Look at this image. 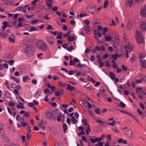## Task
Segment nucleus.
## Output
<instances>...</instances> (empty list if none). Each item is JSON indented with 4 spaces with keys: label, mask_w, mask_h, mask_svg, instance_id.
Wrapping results in <instances>:
<instances>
[{
    "label": "nucleus",
    "mask_w": 146,
    "mask_h": 146,
    "mask_svg": "<svg viewBox=\"0 0 146 146\" xmlns=\"http://www.w3.org/2000/svg\"><path fill=\"white\" fill-rule=\"evenodd\" d=\"M146 55V54L145 53L143 52H141L139 55V58L140 59V62L141 64H144L146 63V60H143L142 59L144 58Z\"/></svg>",
    "instance_id": "6e6552de"
},
{
    "label": "nucleus",
    "mask_w": 146,
    "mask_h": 146,
    "mask_svg": "<svg viewBox=\"0 0 146 146\" xmlns=\"http://www.w3.org/2000/svg\"><path fill=\"white\" fill-rule=\"evenodd\" d=\"M46 40L47 43L50 46H53L54 44V39L53 36L49 35L47 36L46 38Z\"/></svg>",
    "instance_id": "0eeeda50"
},
{
    "label": "nucleus",
    "mask_w": 146,
    "mask_h": 146,
    "mask_svg": "<svg viewBox=\"0 0 146 146\" xmlns=\"http://www.w3.org/2000/svg\"><path fill=\"white\" fill-rule=\"evenodd\" d=\"M139 77H140L142 79L141 80H146V76L142 74H140L139 75Z\"/></svg>",
    "instance_id": "393cba45"
},
{
    "label": "nucleus",
    "mask_w": 146,
    "mask_h": 146,
    "mask_svg": "<svg viewBox=\"0 0 146 146\" xmlns=\"http://www.w3.org/2000/svg\"><path fill=\"white\" fill-rule=\"evenodd\" d=\"M2 138H3V140L4 141H6L7 142H9V139L7 137L4 136L3 135H2Z\"/></svg>",
    "instance_id": "72a5a7b5"
},
{
    "label": "nucleus",
    "mask_w": 146,
    "mask_h": 146,
    "mask_svg": "<svg viewBox=\"0 0 146 146\" xmlns=\"http://www.w3.org/2000/svg\"><path fill=\"white\" fill-rule=\"evenodd\" d=\"M112 129L114 131L117 133H119V131L118 129H117L116 127H115V128H112Z\"/></svg>",
    "instance_id": "4d7b16f0"
},
{
    "label": "nucleus",
    "mask_w": 146,
    "mask_h": 146,
    "mask_svg": "<svg viewBox=\"0 0 146 146\" xmlns=\"http://www.w3.org/2000/svg\"><path fill=\"white\" fill-rule=\"evenodd\" d=\"M61 94V93L59 92L58 91L56 92H55V96L56 97H58Z\"/></svg>",
    "instance_id": "ea45409f"
},
{
    "label": "nucleus",
    "mask_w": 146,
    "mask_h": 146,
    "mask_svg": "<svg viewBox=\"0 0 146 146\" xmlns=\"http://www.w3.org/2000/svg\"><path fill=\"white\" fill-rule=\"evenodd\" d=\"M96 31H97L96 30H95L94 31V34L95 35H98V37H99V38H100V37H101L102 36V34H101V33H100V32H98L97 33H96L95 32H96Z\"/></svg>",
    "instance_id": "e433bc0d"
},
{
    "label": "nucleus",
    "mask_w": 146,
    "mask_h": 146,
    "mask_svg": "<svg viewBox=\"0 0 146 146\" xmlns=\"http://www.w3.org/2000/svg\"><path fill=\"white\" fill-rule=\"evenodd\" d=\"M108 0H105L104 2V9L107 8L108 6Z\"/></svg>",
    "instance_id": "a878e982"
},
{
    "label": "nucleus",
    "mask_w": 146,
    "mask_h": 146,
    "mask_svg": "<svg viewBox=\"0 0 146 146\" xmlns=\"http://www.w3.org/2000/svg\"><path fill=\"white\" fill-rule=\"evenodd\" d=\"M116 122H117V121H116L114 120L112 121V123H107V124L108 125H112L113 126H114L115 125V123H116Z\"/></svg>",
    "instance_id": "2f4dec72"
},
{
    "label": "nucleus",
    "mask_w": 146,
    "mask_h": 146,
    "mask_svg": "<svg viewBox=\"0 0 146 146\" xmlns=\"http://www.w3.org/2000/svg\"><path fill=\"white\" fill-rule=\"evenodd\" d=\"M125 134L127 136L129 137L130 138H132L133 137L132 136V133L131 129H129L126 131Z\"/></svg>",
    "instance_id": "4468645a"
},
{
    "label": "nucleus",
    "mask_w": 146,
    "mask_h": 146,
    "mask_svg": "<svg viewBox=\"0 0 146 146\" xmlns=\"http://www.w3.org/2000/svg\"><path fill=\"white\" fill-rule=\"evenodd\" d=\"M22 126L23 127H25V126H26L27 125V122H24L21 121V124Z\"/></svg>",
    "instance_id": "680f3d73"
},
{
    "label": "nucleus",
    "mask_w": 146,
    "mask_h": 146,
    "mask_svg": "<svg viewBox=\"0 0 146 146\" xmlns=\"http://www.w3.org/2000/svg\"><path fill=\"white\" fill-rule=\"evenodd\" d=\"M26 136L27 139L28 140H29L31 137V135L28 133H27L26 134Z\"/></svg>",
    "instance_id": "4c0bfd02"
},
{
    "label": "nucleus",
    "mask_w": 146,
    "mask_h": 146,
    "mask_svg": "<svg viewBox=\"0 0 146 146\" xmlns=\"http://www.w3.org/2000/svg\"><path fill=\"white\" fill-rule=\"evenodd\" d=\"M135 37L138 43H143L144 40L141 33L138 31H137L135 34Z\"/></svg>",
    "instance_id": "20e7f679"
},
{
    "label": "nucleus",
    "mask_w": 146,
    "mask_h": 146,
    "mask_svg": "<svg viewBox=\"0 0 146 146\" xmlns=\"http://www.w3.org/2000/svg\"><path fill=\"white\" fill-rule=\"evenodd\" d=\"M23 51L28 56H31L33 54V49L32 46L30 45L27 44L23 47Z\"/></svg>",
    "instance_id": "f257e3e1"
},
{
    "label": "nucleus",
    "mask_w": 146,
    "mask_h": 146,
    "mask_svg": "<svg viewBox=\"0 0 146 146\" xmlns=\"http://www.w3.org/2000/svg\"><path fill=\"white\" fill-rule=\"evenodd\" d=\"M115 40L116 42V44L117 45L120 44L119 43V36L117 34H115Z\"/></svg>",
    "instance_id": "f3484780"
},
{
    "label": "nucleus",
    "mask_w": 146,
    "mask_h": 146,
    "mask_svg": "<svg viewBox=\"0 0 146 146\" xmlns=\"http://www.w3.org/2000/svg\"><path fill=\"white\" fill-rule=\"evenodd\" d=\"M103 142H99L98 143L96 144L95 146H103Z\"/></svg>",
    "instance_id": "37998d69"
},
{
    "label": "nucleus",
    "mask_w": 146,
    "mask_h": 146,
    "mask_svg": "<svg viewBox=\"0 0 146 146\" xmlns=\"http://www.w3.org/2000/svg\"><path fill=\"white\" fill-rule=\"evenodd\" d=\"M140 27L141 30L145 31L146 30V23L144 21H141L140 23Z\"/></svg>",
    "instance_id": "9b49d317"
},
{
    "label": "nucleus",
    "mask_w": 146,
    "mask_h": 146,
    "mask_svg": "<svg viewBox=\"0 0 146 146\" xmlns=\"http://www.w3.org/2000/svg\"><path fill=\"white\" fill-rule=\"evenodd\" d=\"M119 106L123 108H124L126 107V106L124 103L121 101L119 105Z\"/></svg>",
    "instance_id": "cd10ccee"
},
{
    "label": "nucleus",
    "mask_w": 146,
    "mask_h": 146,
    "mask_svg": "<svg viewBox=\"0 0 146 146\" xmlns=\"http://www.w3.org/2000/svg\"><path fill=\"white\" fill-rule=\"evenodd\" d=\"M95 56L93 55H92L91 56L90 58V60L91 61H93L95 60Z\"/></svg>",
    "instance_id": "8fccbe9b"
},
{
    "label": "nucleus",
    "mask_w": 146,
    "mask_h": 146,
    "mask_svg": "<svg viewBox=\"0 0 146 146\" xmlns=\"http://www.w3.org/2000/svg\"><path fill=\"white\" fill-rule=\"evenodd\" d=\"M90 139L91 142L93 143L97 142V141H96V139H93L92 138H90Z\"/></svg>",
    "instance_id": "de8ad7c7"
},
{
    "label": "nucleus",
    "mask_w": 146,
    "mask_h": 146,
    "mask_svg": "<svg viewBox=\"0 0 146 146\" xmlns=\"http://www.w3.org/2000/svg\"><path fill=\"white\" fill-rule=\"evenodd\" d=\"M95 111L97 114H100V110L99 108H96L95 109Z\"/></svg>",
    "instance_id": "58836bf2"
},
{
    "label": "nucleus",
    "mask_w": 146,
    "mask_h": 146,
    "mask_svg": "<svg viewBox=\"0 0 146 146\" xmlns=\"http://www.w3.org/2000/svg\"><path fill=\"white\" fill-rule=\"evenodd\" d=\"M2 62H5V63L4 64H6V63H8L9 64H13L14 62V61L13 60H11L9 61H6L5 60H2Z\"/></svg>",
    "instance_id": "a211bd4d"
},
{
    "label": "nucleus",
    "mask_w": 146,
    "mask_h": 146,
    "mask_svg": "<svg viewBox=\"0 0 146 146\" xmlns=\"http://www.w3.org/2000/svg\"><path fill=\"white\" fill-rule=\"evenodd\" d=\"M37 47L40 49L44 51H46L47 48V45L45 42L42 40H40L36 42Z\"/></svg>",
    "instance_id": "f03ea898"
},
{
    "label": "nucleus",
    "mask_w": 146,
    "mask_h": 146,
    "mask_svg": "<svg viewBox=\"0 0 146 146\" xmlns=\"http://www.w3.org/2000/svg\"><path fill=\"white\" fill-rule=\"evenodd\" d=\"M13 92L15 94V95H19V92L17 91L16 89H15L13 90Z\"/></svg>",
    "instance_id": "e2e57ef3"
},
{
    "label": "nucleus",
    "mask_w": 146,
    "mask_h": 146,
    "mask_svg": "<svg viewBox=\"0 0 146 146\" xmlns=\"http://www.w3.org/2000/svg\"><path fill=\"white\" fill-rule=\"evenodd\" d=\"M99 90L101 94L103 93L105 91V90L104 89L103 86L100 87Z\"/></svg>",
    "instance_id": "7c9ffc66"
},
{
    "label": "nucleus",
    "mask_w": 146,
    "mask_h": 146,
    "mask_svg": "<svg viewBox=\"0 0 146 146\" xmlns=\"http://www.w3.org/2000/svg\"><path fill=\"white\" fill-rule=\"evenodd\" d=\"M63 129H67L68 127L66 124L65 123H63L62 125Z\"/></svg>",
    "instance_id": "13d9d810"
},
{
    "label": "nucleus",
    "mask_w": 146,
    "mask_h": 146,
    "mask_svg": "<svg viewBox=\"0 0 146 146\" xmlns=\"http://www.w3.org/2000/svg\"><path fill=\"white\" fill-rule=\"evenodd\" d=\"M83 28L86 31H89L90 30V28L89 25H84Z\"/></svg>",
    "instance_id": "4be33fe9"
},
{
    "label": "nucleus",
    "mask_w": 146,
    "mask_h": 146,
    "mask_svg": "<svg viewBox=\"0 0 146 146\" xmlns=\"http://www.w3.org/2000/svg\"><path fill=\"white\" fill-rule=\"evenodd\" d=\"M132 22L131 21H129L127 25V28L129 30H131L132 28Z\"/></svg>",
    "instance_id": "2eb2a0df"
},
{
    "label": "nucleus",
    "mask_w": 146,
    "mask_h": 146,
    "mask_svg": "<svg viewBox=\"0 0 146 146\" xmlns=\"http://www.w3.org/2000/svg\"><path fill=\"white\" fill-rule=\"evenodd\" d=\"M127 36V35L125 33L123 34V39L124 41L125 42H127V40L126 38V37Z\"/></svg>",
    "instance_id": "49530a36"
},
{
    "label": "nucleus",
    "mask_w": 146,
    "mask_h": 146,
    "mask_svg": "<svg viewBox=\"0 0 146 146\" xmlns=\"http://www.w3.org/2000/svg\"><path fill=\"white\" fill-rule=\"evenodd\" d=\"M36 30V28L35 27H31L30 29L29 30V31L32 32L33 31H35Z\"/></svg>",
    "instance_id": "603ef678"
},
{
    "label": "nucleus",
    "mask_w": 146,
    "mask_h": 146,
    "mask_svg": "<svg viewBox=\"0 0 146 146\" xmlns=\"http://www.w3.org/2000/svg\"><path fill=\"white\" fill-rule=\"evenodd\" d=\"M23 8V7L22 6H19L17 7L16 9L17 11H19L20 10H22V9Z\"/></svg>",
    "instance_id": "5fc2aeb1"
},
{
    "label": "nucleus",
    "mask_w": 146,
    "mask_h": 146,
    "mask_svg": "<svg viewBox=\"0 0 146 146\" xmlns=\"http://www.w3.org/2000/svg\"><path fill=\"white\" fill-rule=\"evenodd\" d=\"M16 119L18 121H21L22 122H24L25 121L23 117H20L19 115H17L16 117Z\"/></svg>",
    "instance_id": "dca6fc26"
},
{
    "label": "nucleus",
    "mask_w": 146,
    "mask_h": 146,
    "mask_svg": "<svg viewBox=\"0 0 146 146\" xmlns=\"http://www.w3.org/2000/svg\"><path fill=\"white\" fill-rule=\"evenodd\" d=\"M108 57V54H104L103 57V59H106Z\"/></svg>",
    "instance_id": "338daca9"
},
{
    "label": "nucleus",
    "mask_w": 146,
    "mask_h": 146,
    "mask_svg": "<svg viewBox=\"0 0 146 146\" xmlns=\"http://www.w3.org/2000/svg\"><path fill=\"white\" fill-rule=\"evenodd\" d=\"M9 86L10 87L13 88H14L16 87L15 84L14 83L10 84Z\"/></svg>",
    "instance_id": "3c124183"
},
{
    "label": "nucleus",
    "mask_w": 146,
    "mask_h": 146,
    "mask_svg": "<svg viewBox=\"0 0 146 146\" xmlns=\"http://www.w3.org/2000/svg\"><path fill=\"white\" fill-rule=\"evenodd\" d=\"M139 106L141 108L143 109L144 110L145 109L144 108V104L142 103H141L139 104Z\"/></svg>",
    "instance_id": "774afa93"
},
{
    "label": "nucleus",
    "mask_w": 146,
    "mask_h": 146,
    "mask_svg": "<svg viewBox=\"0 0 146 146\" xmlns=\"http://www.w3.org/2000/svg\"><path fill=\"white\" fill-rule=\"evenodd\" d=\"M140 12L142 17H146V5H145L141 8Z\"/></svg>",
    "instance_id": "1a4fd4ad"
},
{
    "label": "nucleus",
    "mask_w": 146,
    "mask_h": 146,
    "mask_svg": "<svg viewBox=\"0 0 146 146\" xmlns=\"http://www.w3.org/2000/svg\"><path fill=\"white\" fill-rule=\"evenodd\" d=\"M136 82L137 84H141L142 82V80L141 79H137L135 81Z\"/></svg>",
    "instance_id": "a18cd8bd"
},
{
    "label": "nucleus",
    "mask_w": 146,
    "mask_h": 146,
    "mask_svg": "<svg viewBox=\"0 0 146 146\" xmlns=\"http://www.w3.org/2000/svg\"><path fill=\"white\" fill-rule=\"evenodd\" d=\"M85 87L88 90H89L91 88V85L89 83L87 84Z\"/></svg>",
    "instance_id": "c03bdc74"
},
{
    "label": "nucleus",
    "mask_w": 146,
    "mask_h": 146,
    "mask_svg": "<svg viewBox=\"0 0 146 146\" xmlns=\"http://www.w3.org/2000/svg\"><path fill=\"white\" fill-rule=\"evenodd\" d=\"M58 83L59 85L62 87H65L66 85H67L66 89L69 90L70 91H72L74 90V88L72 86H71L69 84H67L65 82L63 83L62 82L58 81Z\"/></svg>",
    "instance_id": "423d86ee"
},
{
    "label": "nucleus",
    "mask_w": 146,
    "mask_h": 146,
    "mask_svg": "<svg viewBox=\"0 0 146 146\" xmlns=\"http://www.w3.org/2000/svg\"><path fill=\"white\" fill-rule=\"evenodd\" d=\"M93 9L92 8H90L88 9V10L89 12L92 14H93L94 11H93Z\"/></svg>",
    "instance_id": "6e6d98bb"
},
{
    "label": "nucleus",
    "mask_w": 146,
    "mask_h": 146,
    "mask_svg": "<svg viewBox=\"0 0 146 146\" xmlns=\"http://www.w3.org/2000/svg\"><path fill=\"white\" fill-rule=\"evenodd\" d=\"M79 104L81 105V106H84L85 105V104L84 103V102L82 101V100H80L79 102Z\"/></svg>",
    "instance_id": "69168bd1"
},
{
    "label": "nucleus",
    "mask_w": 146,
    "mask_h": 146,
    "mask_svg": "<svg viewBox=\"0 0 146 146\" xmlns=\"http://www.w3.org/2000/svg\"><path fill=\"white\" fill-rule=\"evenodd\" d=\"M68 41L69 42H70L71 41H73L74 40V36H70V35L68 36Z\"/></svg>",
    "instance_id": "c85d7f7f"
},
{
    "label": "nucleus",
    "mask_w": 146,
    "mask_h": 146,
    "mask_svg": "<svg viewBox=\"0 0 146 146\" xmlns=\"http://www.w3.org/2000/svg\"><path fill=\"white\" fill-rule=\"evenodd\" d=\"M133 4V0H127L126 1V5L127 6L131 7Z\"/></svg>",
    "instance_id": "ddd939ff"
},
{
    "label": "nucleus",
    "mask_w": 146,
    "mask_h": 146,
    "mask_svg": "<svg viewBox=\"0 0 146 146\" xmlns=\"http://www.w3.org/2000/svg\"><path fill=\"white\" fill-rule=\"evenodd\" d=\"M105 122H104L103 121L100 124V126L105 127L106 126L107 124H105Z\"/></svg>",
    "instance_id": "09e8293b"
},
{
    "label": "nucleus",
    "mask_w": 146,
    "mask_h": 146,
    "mask_svg": "<svg viewBox=\"0 0 146 146\" xmlns=\"http://www.w3.org/2000/svg\"><path fill=\"white\" fill-rule=\"evenodd\" d=\"M42 91L41 90L38 89L37 91L35 92L34 95V96L36 99L38 98L40 96Z\"/></svg>",
    "instance_id": "f8f14e48"
},
{
    "label": "nucleus",
    "mask_w": 146,
    "mask_h": 146,
    "mask_svg": "<svg viewBox=\"0 0 146 146\" xmlns=\"http://www.w3.org/2000/svg\"><path fill=\"white\" fill-rule=\"evenodd\" d=\"M144 0H135V2L136 3H143Z\"/></svg>",
    "instance_id": "052dcab7"
},
{
    "label": "nucleus",
    "mask_w": 146,
    "mask_h": 146,
    "mask_svg": "<svg viewBox=\"0 0 146 146\" xmlns=\"http://www.w3.org/2000/svg\"><path fill=\"white\" fill-rule=\"evenodd\" d=\"M105 38L106 42L111 41L112 39V37L110 36H105Z\"/></svg>",
    "instance_id": "aec40b11"
},
{
    "label": "nucleus",
    "mask_w": 146,
    "mask_h": 146,
    "mask_svg": "<svg viewBox=\"0 0 146 146\" xmlns=\"http://www.w3.org/2000/svg\"><path fill=\"white\" fill-rule=\"evenodd\" d=\"M8 40L11 43H14L15 42V39L12 38L11 37H9Z\"/></svg>",
    "instance_id": "473e14b6"
},
{
    "label": "nucleus",
    "mask_w": 146,
    "mask_h": 146,
    "mask_svg": "<svg viewBox=\"0 0 146 146\" xmlns=\"http://www.w3.org/2000/svg\"><path fill=\"white\" fill-rule=\"evenodd\" d=\"M120 56V55H119L117 54H116L112 55V58L113 60H116L117 59L118 57H119Z\"/></svg>",
    "instance_id": "5701e85b"
},
{
    "label": "nucleus",
    "mask_w": 146,
    "mask_h": 146,
    "mask_svg": "<svg viewBox=\"0 0 146 146\" xmlns=\"http://www.w3.org/2000/svg\"><path fill=\"white\" fill-rule=\"evenodd\" d=\"M74 49V47L72 45H71L70 47H67L66 48L67 50L69 51L70 52H71L72 50Z\"/></svg>",
    "instance_id": "bb28decb"
},
{
    "label": "nucleus",
    "mask_w": 146,
    "mask_h": 146,
    "mask_svg": "<svg viewBox=\"0 0 146 146\" xmlns=\"http://www.w3.org/2000/svg\"><path fill=\"white\" fill-rule=\"evenodd\" d=\"M109 75L111 79L113 80L115 78V75L112 72H111L109 73Z\"/></svg>",
    "instance_id": "412c9836"
},
{
    "label": "nucleus",
    "mask_w": 146,
    "mask_h": 146,
    "mask_svg": "<svg viewBox=\"0 0 146 146\" xmlns=\"http://www.w3.org/2000/svg\"><path fill=\"white\" fill-rule=\"evenodd\" d=\"M7 34L6 33H2L1 35V36L3 38H6L7 37Z\"/></svg>",
    "instance_id": "f704fd0d"
},
{
    "label": "nucleus",
    "mask_w": 146,
    "mask_h": 146,
    "mask_svg": "<svg viewBox=\"0 0 146 146\" xmlns=\"http://www.w3.org/2000/svg\"><path fill=\"white\" fill-rule=\"evenodd\" d=\"M46 117L48 119H50L53 121L56 120V116L54 113V112H52L50 110H46L45 113Z\"/></svg>",
    "instance_id": "7ed1b4c3"
},
{
    "label": "nucleus",
    "mask_w": 146,
    "mask_h": 146,
    "mask_svg": "<svg viewBox=\"0 0 146 146\" xmlns=\"http://www.w3.org/2000/svg\"><path fill=\"white\" fill-rule=\"evenodd\" d=\"M51 3H46L47 6L49 9H50L52 7V5L51 4Z\"/></svg>",
    "instance_id": "bf43d9fd"
},
{
    "label": "nucleus",
    "mask_w": 146,
    "mask_h": 146,
    "mask_svg": "<svg viewBox=\"0 0 146 146\" xmlns=\"http://www.w3.org/2000/svg\"><path fill=\"white\" fill-rule=\"evenodd\" d=\"M71 121L74 123V124H76L77 123V120L76 119L74 116H72L71 119Z\"/></svg>",
    "instance_id": "c756f323"
},
{
    "label": "nucleus",
    "mask_w": 146,
    "mask_h": 146,
    "mask_svg": "<svg viewBox=\"0 0 146 146\" xmlns=\"http://www.w3.org/2000/svg\"><path fill=\"white\" fill-rule=\"evenodd\" d=\"M97 58L98 59V61L99 63V64H103L102 62L101 56L100 55H99L98 56Z\"/></svg>",
    "instance_id": "b1692460"
},
{
    "label": "nucleus",
    "mask_w": 146,
    "mask_h": 146,
    "mask_svg": "<svg viewBox=\"0 0 146 146\" xmlns=\"http://www.w3.org/2000/svg\"><path fill=\"white\" fill-rule=\"evenodd\" d=\"M8 131L9 132H11V131L13 132L14 131H15V129L14 128H12L11 127H8Z\"/></svg>",
    "instance_id": "79ce46f5"
},
{
    "label": "nucleus",
    "mask_w": 146,
    "mask_h": 146,
    "mask_svg": "<svg viewBox=\"0 0 146 146\" xmlns=\"http://www.w3.org/2000/svg\"><path fill=\"white\" fill-rule=\"evenodd\" d=\"M130 60L132 63H134L135 60V56H134V54H133L132 57H131L130 58Z\"/></svg>",
    "instance_id": "c9c22d12"
},
{
    "label": "nucleus",
    "mask_w": 146,
    "mask_h": 146,
    "mask_svg": "<svg viewBox=\"0 0 146 146\" xmlns=\"http://www.w3.org/2000/svg\"><path fill=\"white\" fill-rule=\"evenodd\" d=\"M130 95L134 99H136L135 96L134 95V93L133 92H131L129 93Z\"/></svg>",
    "instance_id": "864d4df0"
},
{
    "label": "nucleus",
    "mask_w": 146,
    "mask_h": 146,
    "mask_svg": "<svg viewBox=\"0 0 146 146\" xmlns=\"http://www.w3.org/2000/svg\"><path fill=\"white\" fill-rule=\"evenodd\" d=\"M87 120L86 119H83L82 120V123H84V125H87V124H87Z\"/></svg>",
    "instance_id": "a19ab883"
},
{
    "label": "nucleus",
    "mask_w": 146,
    "mask_h": 146,
    "mask_svg": "<svg viewBox=\"0 0 146 146\" xmlns=\"http://www.w3.org/2000/svg\"><path fill=\"white\" fill-rule=\"evenodd\" d=\"M43 121V120H41L40 122L38 123V126L39 127H41L44 129H45V127L44 125H43V124H42Z\"/></svg>",
    "instance_id": "6ab92c4d"
},
{
    "label": "nucleus",
    "mask_w": 146,
    "mask_h": 146,
    "mask_svg": "<svg viewBox=\"0 0 146 146\" xmlns=\"http://www.w3.org/2000/svg\"><path fill=\"white\" fill-rule=\"evenodd\" d=\"M125 49L126 52V57H129L128 54V50L127 49H128L129 50L131 51L133 50V48L131 45V43H128V46H125Z\"/></svg>",
    "instance_id": "9d476101"
},
{
    "label": "nucleus",
    "mask_w": 146,
    "mask_h": 146,
    "mask_svg": "<svg viewBox=\"0 0 146 146\" xmlns=\"http://www.w3.org/2000/svg\"><path fill=\"white\" fill-rule=\"evenodd\" d=\"M76 64H70V66L73 65L76 67V68H79L84 71H85L87 72H89L90 71V69L86 66V64H77L76 66Z\"/></svg>",
    "instance_id": "39448f33"
},
{
    "label": "nucleus",
    "mask_w": 146,
    "mask_h": 146,
    "mask_svg": "<svg viewBox=\"0 0 146 146\" xmlns=\"http://www.w3.org/2000/svg\"><path fill=\"white\" fill-rule=\"evenodd\" d=\"M37 21H38V20H37L32 21H31V24H33V25L37 23Z\"/></svg>",
    "instance_id": "0e129e2a"
}]
</instances>
